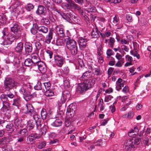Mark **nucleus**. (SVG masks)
I'll list each match as a JSON object with an SVG mask.
<instances>
[{
	"label": "nucleus",
	"mask_w": 151,
	"mask_h": 151,
	"mask_svg": "<svg viewBox=\"0 0 151 151\" xmlns=\"http://www.w3.org/2000/svg\"><path fill=\"white\" fill-rule=\"evenodd\" d=\"M19 85V83L15 81L13 78L10 77L5 78L3 88L4 91H8L6 93L8 100L13 99L15 97V93H12L10 90L13 88H16Z\"/></svg>",
	"instance_id": "f257e3e1"
},
{
	"label": "nucleus",
	"mask_w": 151,
	"mask_h": 151,
	"mask_svg": "<svg viewBox=\"0 0 151 151\" xmlns=\"http://www.w3.org/2000/svg\"><path fill=\"white\" fill-rule=\"evenodd\" d=\"M97 78H93L91 79H85L81 81V83L78 84L76 91L79 93H83L88 89L92 88L95 84Z\"/></svg>",
	"instance_id": "f03ea898"
},
{
	"label": "nucleus",
	"mask_w": 151,
	"mask_h": 151,
	"mask_svg": "<svg viewBox=\"0 0 151 151\" xmlns=\"http://www.w3.org/2000/svg\"><path fill=\"white\" fill-rule=\"evenodd\" d=\"M64 40L66 43L67 48L70 50L72 55H76L78 52V47L76 42L68 36H65Z\"/></svg>",
	"instance_id": "7ed1b4c3"
},
{
	"label": "nucleus",
	"mask_w": 151,
	"mask_h": 151,
	"mask_svg": "<svg viewBox=\"0 0 151 151\" xmlns=\"http://www.w3.org/2000/svg\"><path fill=\"white\" fill-rule=\"evenodd\" d=\"M31 91L30 85L28 84L24 85L20 89L19 91L23 95L24 99L26 101H28V99L30 100L33 97L32 95L31 94Z\"/></svg>",
	"instance_id": "20e7f679"
},
{
	"label": "nucleus",
	"mask_w": 151,
	"mask_h": 151,
	"mask_svg": "<svg viewBox=\"0 0 151 151\" xmlns=\"http://www.w3.org/2000/svg\"><path fill=\"white\" fill-rule=\"evenodd\" d=\"M34 119V120H29L27 122V126L29 129H32L35 127L37 129L41 127V119L39 118L38 116Z\"/></svg>",
	"instance_id": "39448f33"
},
{
	"label": "nucleus",
	"mask_w": 151,
	"mask_h": 151,
	"mask_svg": "<svg viewBox=\"0 0 151 151\" xmlns=\"http://www.w3.org/2000/svg\"><path fill=\"white\" fill-rule=\"evenodd\" d=\"M34 43L26 42L24 43V50L23 52V55H30L33 50V46Z\"/></svg>",
	"instance_id": "423d86ee"
},
{
	"label": "nucleus",
	"mask_w": 151,
	"mask_h": 151,
	"mask_svg": "<svg viewBox=\"0 0 151 151\" xmlns=\"http://www.w3.org/2000/svg\"><path fill=\"white\" fill-rule=\"evenodd\" d=\"M16 35L9 32L6 40L4 43V45H11L15 40H17L20 37Z\"/></svg>",
	"instance_id": "0eeeda50"
},
{
	"label": "nucleus",
	"mask_w": 151,
	"mask_h": 151,
	"mask_svg": "<svg viewBox=\"0 0 151 151\" xmlns=\"http://www.w3.org/2000/svg\"><path fill=\"white\" fill-rule=\"evenodd\" d=\"M11 28V30L14 34L21 37V32L20 30V27L19 25L16 22H14L10 26Z\"/></svg>",
	"instance_id": "6e6552de"
},
{
	"label": "nucleus",
	"mask_w": 151,
	"mask_h": 151,
	"mask_svg": "<svg viewBox=\"0 0 151 151\" xmlns=\"http://www.w3.org/2000/svg\"><path fill=\"white\" fill-rule=\"evenodd\" d=\"M25 108L26 110L25 112L26 114H29L31 116L33 117L34 119L38 116L35 111L34 110V108L32 105L30 104L26 105Z\"/></svg>",
	"instance_id": "1a4fd4ad"
},
{
	"label": "nucleus",
	"mask_w": 151,
	"mask_h": 151,
	"mask_svg": "<svg viewBox=\"0 0 151 151\" xmlns=\"http://www.w3.org/2000/svg\"><path fill=\"white\" fill-rule=\"evenodd\" d=\"M54 61L57 66L61 67L65 63V58L63 56L57 55L54 56Z\"/></svg>",
	"instance_id": "9d476101"
},
{
	"label": "nucleus",
	"mask_w": 151,
	"mask_h": 151,
	"mask_svg": "<svg viewBox=\"0 0 151 151\" xmlns=\"http://www.w3.org/2000/svg\"><path fill=\"white\" fill-rule=\"evenodd\" d=\"M41 137V135L33 132L28 135L27 137V140L29 142L34 143L35 140L39 139Z\"/></svg>",
	"instance_id": "9b49d317"
},
{
	"label": "nucleus",
	"mask_w": 151,
	"mask_h": 151,
	"mask_svg": "<svg viewBox=\"0 0 151 151\" xmlns=\"http://www.w3.org/2000/svg\"><path fill=\"white\" fill-rule=\"evenodd\" d=\"M34 66H37L38 69L42 73H45L46 71L47 68L45 64L41 60Z\"/></svg>",
	"instance_id": "f8f14e48"
},
{
	"label": "nucleus",
	"mask_w": 151,
	"mask_h": 151,
	"mask_svg": "<svg viewBox=\"0 0 151 151\" xmlns=\"http://www.w3.org/2000/svg\"><path fill=\"white\" fill-rule=\"evenodd\" d=\"M136 146L134 145L133 141L128 139L126 141L124 145V149L126 150L130 151L132 148H134Z\"/></svg>",
	"instance_id": "ddd939ff"
},
{
	"label": "nucleus",
	"mask_w": 151,
	"mask_h": 151,
	"mask_svg": "<svg viewBox=\"0 0 151 151\" xmlns=\"http://www.w3.org/2000/svg\"><path fill=\"white\" fill-rule=\"evenodd\" d=\"M24 46V43L23 42H20L18 43L14 49L15 52L23 55Z\"/></svg>",
	"instance_id": "4468645a"
},
{
	"label": "nucleus",
	"mask_w": 151,
	"mask_h": 151,
	"mask_svg": "<svg viewBox=\"0 0 151 151\" xmlns=\"http://www.w3.org/2000/svg\"><path fill=\"white\" fill-rule=\"evenodd\" d=\"M70 96V94L69 91L67 90L64 91L61 98L60 103L62 104L64 103L66 100L69 99Z\"/></svg>",
	"instance_id": "2eb2a0df"
},
{
	"label": "nucleus",
	"mask_w": 151,
	"mask_h": 151,
	"mask_svg": "<svg viewBox=\"0 0 151 151\" xmlns=\"http://www.w3.org/2000/svg\"><path fill=\"white\" fill-rule=\"evenodd\" d=\"M46 13V9L45 7L41 5L38 6L37 9L36 11V13L37 15L45 16Z\"/></svg>",
	"instance_id": "dca6fc26"
},
{
	"label": "nucleus",
	"mask_w": 151,
	"mask_h": 151,
	"mask_svg": "<svg viewBox=\"0 0 151 151\" xmlns=\"http://www.w3.org/2000/svg\"><path fill=\"white\" fill-rule=\"evenodd\" d=\"M9 31L7 28H4L1 32V38L2 39V42L1 43L2 45H4V42L6 40V38L9 33Z\"/></svg>",
	"instance_id": "f3484780"
},
{
	"label": "nucleus",
	"mask_w": 151,
	"mask_h": 151,
	"mask_svg": "<svg viewBox=\"0 0 151 151\" xmlns=\"http://www.w3.org/2000/svg\"><path fill=\"white\" fill-rule=\"evenodd\" d=\"M96 66L95 65H93L92 64L90 65L89 66V69L92 70L93 73L97 76H99L101 75L100 70L99 68L97 67L96 68L94 66ZM96 67H97L96 66Z\"/></svg>",
	"instance_id": "a211bd4d"
},
{
	"label": "nucleus",
	"mask_w": 151,
	"mask_h": 151,
	"mask_svg": "<svg viewBox=\"0 0 151 151\" xmlns=\"http://www.w3.org/2000/svg\"><path fill=\"white\" fill-rule=\"evenodd\" d=\"M79 47L81 49L85 48L86 46L87 42V39L86 38H83L82 37H80L78 40Z\"/></svg>",
	"instance_id": "6ab92c4d"
},
{
	"label": "nucleus",
	"mask_w": 151,
	"mask_h": 151,
	"mask_svg": "<svg viewBox=\"0 0 151 151\" xmlns=\"http://www.w3.org/2000/svg\"><path fill=\"white\" fill-rule=\"evenodd\" d=\"M17 134L19 136H23L24 137H26L28 134V132L27 129L26 128H23V129H20L17 131Z\"/></svg>",
	"instance_id": "aec40b11"
},
{
	"label": "nucleus",
	"mask_w": 151,
	"mask_h": 151,
	"mask_svg": "<svg viewBox=\"0 0 151 151\" xmlns=\"http://www.w3.org/2000/svg\"><path fill=\"white\" fill-rule=\"evenodd\" d=\"M100 33L99 31L96 27L92 29L91 33V36L92 38L97 39L99 37V33Z\"/></svg>",
	"instance_id": "412c9836"
},
{
	"label": "nucleus",
	"mask_w": 151,
	"mask_h": 151,
	"mask_svg": "<svg viewBox=\"0 0 151 151\" xmlns=\"http://www.w3.org/2000/svg\"><path fill=\"white\" fill-rule=\"evenodd\" d=\"M31 58L33 63V66L35 65L41 60L40 57L37 54H32Z\"/></svg>",
	"instance_id": "4be33fe9"
},
{
	"label": "nucleus",
	"mask_w": 151,
	"mask_h": 151,
	"mask_svg": "<svg viewBox=\"0 0 151 151\" xmlns=\"http://www.w3.org/2000/svg\"><path fill=\"white\" fill-rule=\"evenodd\" d=\"M54 32L53 30H50L47 35L46 36L45 42L47 44H50L51 42V40L53 38V33Z\"/></svg>",
	"instance_id": "5701e85b"
},
{
	"label": "nucleus",
	"mask_w": 151,
	"mask_h": 151,
	"mask_svg": "<svg viewBox=\"0 0 151 151\" xmlns=\"http://www.w3.org/2000/svg\"><path fill=\"white\" fill-rule=\"evenodd\" d=\"M7 17L5 14H2L0 15V24L2 26L7 23Z\"/></svg>",
	"instance_id": "b1692460"
},
{
	"label": "nucleus",
	"mask_w": 151,
	"mask_h": 151,
	"mask_svg": "<svg viewBox=\"0 0 151 151\" xmlns=\"http://www.w3.org/2000/svg\"><path fill=\"white\" fill-rule=\"evenodd\" d=\"M42 121L41 122V127L39 129H37L39 130L40 134L41 136L42 135H45L47 132V127L46 126H43L42 124Z\"/></svg>",
	"instance_id": "393cba45"
},
{
	"label": "nucleus",
	"mask_w": 151,
	"mask_h": 151,
	"mask_svg": "<svg viewBox=\"0 0 151 151\" xmlns=\"http://www.w3.org/2000/svg\"><path fill=\"white\" fill-rule=\"evenodd\" d=\"M56 29L57 34L60 37H63L65 36V34L63 28L58 27L56 28Z\"/></svg>",
	"instance_id": "a878e982"
},
{
	"label": "nucleus",
	"mask_w": 151,
	"mask_h": 151,
	"mask_svg": "<svg viewBox=\"0 0 151 151\" xmlns=\"http://www.w3.org/2000/svg\"><path fill=\"white\" fill-rule=\"evenodd\" d=\"M62 123V121L60 119H57L51 124V125L53 126L58 127L61 126Z\"/></svg>",
	"instance_id": "bb28decb"
},
{
	"label": "nucleus",
	"mask_w": 151,
	"mask_h": 151,
	"mask_svg": "<svg viewBox=\"0 0 151 151\" xmlns=\"http://www.w3.org/2000/svg\"><path fill=\"white\" fill-rule=\"evenodd\" d=\"M90 72L89 71H87L83 73L82 76L80 77V80H83L85 79H87L90 77Z\"/></svg>",
	"instance_id": "cd10ccee"
},
{
	"label": "nucleus",
	"mask_w": 151,
	"mask_h": 151,
	"mask_svg": "<svg viewBox=\"0 0 151 151\" xmlns=\"http://www.w3.org/2000/svg\"><path fill=\"white\" fill-rule=\"evenodd\" d=\"M6 128L7 129V131L9 133H12L14 132V129L12 124H8L6 126Z\"/></svg>",
	"instance_id": "c85d7f7f"
},
{
	"label": "nucleus",
	"mask_w": 151,
	"mask_h": 151,
	"mask_svg": "<svg viewBox=\"0 0 151 151\" xmlns=\"http://www.w3.org/2000/svg\"><path fill=\"white\" fill-rule=\"evenodd\" d=\"M67 3L71 9H74L77 4L75 3L74 1L72 0H66Z\"/></svg>",
	"instance_id": "c756f323"
},
{
	"label": "nucleus",
	"mask_w": 151,
	"mask_h": 151,
	"mask_svg": "<svg viewBox=\"0 0 151 151\" xmlns=\"http://www.w3.org/2000/svg\"><path fill=\"white\" fill-rule=\"evenodd\" d=\"M24 64L27 66L29 67L32 65L33 66V63L31 59L27 58L24 61Z\"/></svg>",
	"instance_id": "7c9ffc66"
},
{
	"label": "nucleus",
	"mask_w": 151,
	"mask_h": 151,
	"mask_svg": "<svg viewBox=\"0 0 151 151\" xmlns=\"http://www.w3.org/2000/svg\"><path fill=\"white\" fill-rule=\"evenodd\" d=\"M71 19L74 22L78 24H79L81 23L80 18L76 14L74 15Z\"/></svg>",
	"instance_id": "2f4dec72"
},
{
	"label": "nucleus",
	"mask_w": 151,
	"mask_h": 151,
	"mask_svg": "<svg viewBox=\"0 0 151 151\" xmlns=\"http://www.w3.org/2000/svg\"><path fill=\"white\" fill-rule=\"evenodd\" d=\"M38 31L41 32L46 34L48 31V28L46 27L43 26H40L39 27Z\"/></svg>",
	"instance_id": "473e14b6"
},
{
	"label": "nucleus",
	"mask_w": 151,
	"mask_h": 151,
	"mask_svg": "<svg viewBox=\"0 0 151 151\" xmlns=\"http://www.w3.org/2000/svg\"><path fill=\"white\" fill-rule=\"evenodd\" d=\"M47 113L45 109H42L41 112V116L43 120L45 119L47 116Z\"/></svg>",
	"instance_id": "72a5a7b5"
},
{
	"label": "nucleus",
	"mask_w": 151,
	"mask_h": 151,
	"mask_svg": "<svg viewBox=\"0 0 151 151\" xmlns=\"http://www.w3.org/2000/svg\"><path fill=\"white\" fill-rule=\"evenodd\" d=\"M25 7L27 11L29 12L34 9V6L31 3H29L27 4Z\"/></svg>",
	"instance_id": "f704fd0d"
},
{
	"label": "nucleus",
	"mask_w": 151,
	"mask_h": 151,
	"mask_svg": "<svg viewBox=\"0 0 151 151\" xmlns=\"http://www.w3.org/2000/svg\"><path fill=\"white\" fill-rule=\"evenodd\" d=\"M45 93V95L47 96H52L54 95V93L52 91V90L49 88L48 90H46Z\"/></svg>",
	"instance_id": "c9c22d12"
},
{
	"label": "nucleus",
	"mask_w": 151,
	"mask_h": 151,
	"mask_svg": "<svg viewBox=\"0 0 151 151\" xmlns=\"http://www.w3.org/2000/svg\"><path fill=\"white\" fill-rule=\"evenodd\" d=\"M3 104V108H5L7 110H8L9 109L10 106V104L9 103V100L6 101L5 102H2Z\"/></svg>",
	"instance_id": "e433bc0d"
},
{
	"label": "nucleus",
	"mask_w": 151,
	"mask_h": 151,
	"mask_svg": "<svg viewBox=\"0 0 151 151\" xmlns=\"http://www.w3.org/2000/svg\"><path fill=\"white\" fill-rule=\"evenodd\" d=\"M13 101L12 103V105L17 106L18 105L19 102V98L16 97L13 99Z\"/></svg>",
	"instance_id": "4c0bfd02"
},
{
	"label": "nucleus",
	"mask_w": 151,
	"mask_h": 151,
	"mask_svg": "<svg viewBox=\"0 0 151 151\" xmlns=\"http://www.w3.org/2000/svg\"><path fill=\"white\" fill-rule=\"evenodd\" d=\"M46 145V142L44 141L42 142H40L37 144V148L41 149L44 147Z\"/></svg>",
	"instance_id": "58836bf2"
},
{
	"label": "nucleus",
	"mask_w": 151,
	"mask_h": 151,
	"mask_svg": "<svg viewBox=\"0 0 151 151\" xmlns=\"http://www.w3.org/2000/svg\"><path fill=\"white\" fill-rule=\"evenodd\" d=\"M7 97L6 96V94H2L0 96V99L1 100L2 102L6 101H8Z\"/></svg>",
	"instance_id": "ea45409f"
},
{
	"label": "nucleus",
	"mask_w": 151,
	"mask_h": 151,
	"mask_svg": "<svg viewBox=\"0 0 151 151\" xmlns=\"http://www.w3.org/2000/svg\"><path fill=\"white\" fill-rule=\"evenodd\" d=\"M71 118H68L65 119V126L66 127H68L70 126L71 124Z\"/></svg>",
	"instance_id": "a19ab883"
},
{
	"label": "nucleus",
	"mask_w": 151,
	"mask_h": 151,
	"mask_svg": "<svg viewBox=\"0 0 151 151\" xmlns=\"http://www.w3.org/2000/svg\"><path fill=\"white\" fill-rule=\"evenodd\" d=\"M141 138L139 137H137L135 140H131L133 141L134 145L135 146L136 145H138L139 144L141 141Z\"/></svg>",
	"instance_id": "79ce46f5"
},
{
	"label": "nucleus",
	"mask_w": 151,
	"mask_h": 151,
	"mask_svg": "<svg viewBox=\"0 0 151 151\" xmlns=\"http://www.w3.org/2000/svg\"><path fill=\"white\" fill-rule=\"evenodd\" d=\"M42 83L40 82H38L36 86L34 87V89L37 90H41L42 89Z\"/></svg>",
	"instance_id": "37998d69"
},
{
	"label": "nucleus",
	"mask_w": 151,
	"mask_h": 151,
	"mask_svg": "<svg viewBox=\"0 0 151 151\" xmlns=\"http://www.w3.org/2000/svg\"><path fill=\"white\" fill-rule=\"evenodd\" d=\"M74 9L77 10L80 15L84 12L82 9L78 4H77Z\"/></svg>",
	"instance_id": "c03bdc74"
},
{
	"label": "nucleus",
	"mask_w": 151,
	"mask_h": 151,
	"mask_svg": "<svg viewBox=\"0 0 151 151\" xmlns=\"http://www.w3.org/2000/svg\"><path fill=\"white\" fill-rule=\"evenodd\" d=\"M102 140L101 139L95 141L93 142V144H95V146H100L102 144Z\"/></svg>",
	"instance_id": "a18cd8bd"
},
{
	"label": "nucleus",
	"mask_w": 151,
	"mask_h": 151,
	"mask_svg": "<svg viewBox=\"0 0 151 151\" xmlns=\"http://www.w3.org/2000/svg\"><path fill=\"white\" fill-rule=\"evenodd\" d=\"M63 73L66 75L68 74L69 72V69L68 67L65 66L63 68Z\"/></svg>",
	"instance_id": "49530a36"
},
{
	"label": "nucleus",
	"mask_w": 151,
	"mask_h": 151,
	"mask_svg": "<svg viewBox=\"0 0 151 151\" xmlns=\"http://www.w3.org/2000/svg\"><path fill=\"white\" fill-rule=\"evenodd\" d=\"M62 39H58L56 40V44L58 46H62L63 42Z\"/></svg>",
	"instance_id": "de8ad7c7"
},
{
	"label": "nucleus",
	"mask_w": 151,
	"mask_h": 151,
	"mask_svg": "<svg viewBox=\"0 0 151 151\" xmlns=\"http://www.w3.org/2000/svg\"><path fill=\"white\" fill-rule=\"evenodd\" d=\"M15 124V128L16 129L15 131H17L19 129V127H22V124L21 122L16 123Z\"/></svg>",
	"instance_id": "09e8293b"
},
{
	"label": "nucleus",
	"mask_w": 151,
	"mask_h": 151,
	"mask_svg": "<svg viewBox=\"0 0 151 151\" xmlns=\"http://www.w3.org/2000/svg\"><path fill=\"white\" fill-rule=\"evenodd\" d=\"M46 52L47 54L49 56L50 58V59L52 58L53 55V53L52 51L49 50H47L46 51Z\"/></svg>",
	"instance_id": "8fccbe9b"
},
{
	"label": "nucleus",
	"mask_w": 151,
	"mask_h": 151,
	"mask_svg": "<svg viewBox=\"0 0 151 151\" xmlns=\"http://www.w3.org/2000/svg\"><path fill=\"white\" fill-rule=\"evenodd\" d=\"M114 52L111 49H108L107 50L106 52V54L109 57L111 55H113Z\"/></svg>",
	"instance_id": "3c124183"
},
{
	"label": "nucleus",
	"mask_w": 151,
	"mask_h": 151,
	"mask_svg": "<svg viewBox=\"0 0 151 151\" xmlns=\"http://www.w3.org/2000/svg\"><path fill=\"white\" fill-rule=\"evenodd\" d=\"M134 116V113L133 111H129L127 114V117L128 119H132Z\"/></svg>",
	"instance_id": "603ef678"
},
{
	"label": "nucleus",
	"mask_w": 151,
	"mask_h": 151,
	"mask_svg": "<svg viewBox=\"0 0 151 151\" xmlns=\"http://www.w3.org/2000/svg\"><path fill=\"white\" fill-rule=\"evenodd\" d=\"M73 111V109L70 108H68L67 110V113L72 117L74 115Z\"/></svg>",
	"instance_id": "864d4df0"
},
{
	"label": "nucleus",
	"mask_w": 151,
	"mask_h": 151,
	"mask_svg": "<svg viewBox=\"0 0 151 151\" xmlns=\"http://www.w3.org/2000/svg\"><path fill=\"white\" fill-rule=\"evenodd\" d=\"M122 91L125 93H126L129 92V88L128 86H125L123 89Z\"/></svg>",
	"instance_id": "5fc2aeb1"
},
{
	"label": "nucleus",
	"mask_w": 151,
	"mask_h": 151,
	"mask_svg": "<svg viewBox=\"0 0 151 151\" xmlns=\"http://www.w3.org/2000/svg\"><path fill=\"white\" fill-rule=\"evenodd\" d=\"M37 30L32 27L30 29V32L32 34L35 35L37 33Z\"/></svg>",
	"instance_id": "6e6d98bb"
},
{
	"label": "nucleus",
	"mask_w": 151,
	"mask_h": 151,
	"mask_svg": "<svg viewBox=\"0 0 151 151\" xmlns=\"http://www.w3.org/2000/svg\"><path fill=\"white\" fill-rule=\"evenodd\" d=\"M114 68L112 67H110L108 70V74L109 76H111L112 72L114 71Z\"/></svg>",
	"instance_id": "4d7b16f0"
},
{
	"label": "nucleus",
	"mask_w": 151,
	"mask_h": 151,
	"mask_svg": "<svg viewBox=\"0 0 151 151\" xmlns=\"http://www.w3.org/2000/svg\"><path fill=\"white\" fill-rule=\"evenodd\" d=\"M45 89H46V90H48L49 88H50V84L49 82L45 83Z\"/></svg>",
	"instance_id": "13d9d810"
},
{
	"label": "nucleus",
	"mask_w": 151,
	"mask_h": 151,
	"mask_svg": "<svg viewBox=\"0 0 151 151\" xmlns=\"http://www.w3.org/2000/svg\"><path fill=\"white\" fill-rule=\"evenodd\" d=\"M108 120L109 119H108L102 120L101 122V125L103 126H105L107 124Z\"/></svg>",
	"instance_id": "bf43d9fd"
},
{
	"label": "nucleus",
	"mask_w": 151,
	"mask_h": 151,
	"mask_svg": "<svg viewBox=\"0 0 151 151\" xmlns=\"http://www.w3.org/2000/svg\"><path fill=\"white\" fill-rule=\"evenodd\" d=\"M122 50L123 51L124 50L126 52H128L129 51V49L125 45H123L121 46Z\"/></svg>",
	"instance_id": "052dcab7"
},
{
	"label": "nucleus",
	"mask_w": 151,
	"mask_h": 151,
	"mask_svg": "<svg viewBox=\"0 0 151 151\" xmlns=\"http://www.w3.org/2000/svg\"><path fill=\"white\" fill-rule=\"evenodd\" d=\"M58 143V140L57 139L52 140H50V143L51 144H57Z\"/></svg>",
	"instance_id": "680f3d73"
},
{
	"label": "nucleus",
	"mask_w": 151,
	"mask_h": 151,
	"mask_svg": "<svg viewBox=\"0 0 151 151\" xmlns=\"http://www.w3.org/2000/svg\"><path fill=\"white\" fill-rule=\"evenodd\" d=\"M33 44L35 45L36 49L37 50H39L40 49L41 47V45L39 42L35 43H34Z\"/></svg>",
	"instance_id": "e2e57ef3"
},
{
	"label": "nucleus",
	"mask_w": 151,
	"mask_h": 151,
	"mask_svg": "<svg viewBox=\"0 0 151 151\" xmlns=\"http://www.w3.org/2000/svg\"><path fill=\"white\" fill-rule=\"evenodd\" d=\"M87 14L85 12H83L80 15L81 17H84L85 20H87L88 17L87 16Z\"/></svg>",
	"instance_id": "0e129e2a"
},
{
	"label": "nucleus",
	"mask_w": 151,
	"mask_h": 151,
	"mask_svg": "<svg viewBox=\"0 0 151 151\" xmlns=\"http://www.w3.org/2000/svg\"><path fill=\"white\" fill-rule=\"evenodd\" d=\"M43 22L46 25L49 24L50 22L48 19L45 18L43 19Z\"/></svg>",
	"instance_id": "69168bd1"
},
{
	"label": "nucleus",
	"mask_w": 151,
	"mask_h": 151,
	"mask_svg": "<svg viewBox=\"0 0 151 151\" xmlns=\"http://www.w3.org/2000/svg\"><path fill=\"white\" fill-rule=\"evenodd\" d=\"M126 18L127 20L129 22H131L133 21L132 17L129 15H127Z\"/></svg>",
	"instance_id": "338daca9"
},
{
	"label": "nucleus",
	"mask_w": 151,
	"mask_h": 151,
	"mask_svg": "<svg viewBox=\"0 0 151 151\" xmlns=\"http://www.w3.org/2000/svg\"><path fill=\"white\" fill-rule=\"evenodd\" d=\"M95 11V7L93 6L88 9L87 11L88 12H94Z\"/></svg>",
	"instance_id": "774afa93"
}]
</instances>
